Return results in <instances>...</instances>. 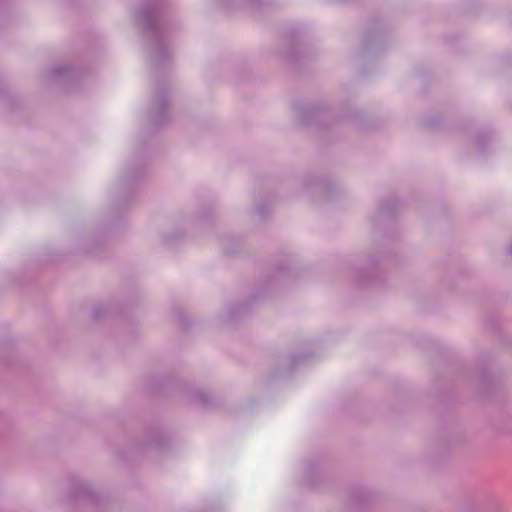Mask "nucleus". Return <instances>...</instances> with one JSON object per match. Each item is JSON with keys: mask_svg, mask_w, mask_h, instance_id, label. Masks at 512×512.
Masks as SVG:
<instances>
[{"mask_svg": "<svg viewBox=\"0 0 512 512\" xmlns=\"http://www.w3.org/2000/svg\"><path fill=\"white\" fill-rule=\"evenodd\" d=\"M225 7H226V11H227L228 9H230V8H231V3H230V1L226 0Z\"/></svg>", "mask_w": 512, "mask_h": 512, "instance_id": "nucleus-2", "label": "nucleus"}, {"mask_svg": "<svg viewBox=\"0 0 512 512\" xmlns=\"http://www.w3.org/2000/svg\"><path fill=\"white\" fill-rule=\"evenodd\" d=\"M477 146H478L479 149L483 148V143H482V141L480 139L477 142Z\"/></svg>", "mask_w": 512, "mask_h": 512, "instance_id": "nucleus-3", "label": "nucleus"}, {"mask_svg": "<svg viewBox=\"0 0 512 512\" xmlns=\"http://www.w3.org/2000/svg\"><path fill=\"white\" fill-rule=\"evenodd\" d=\"M508 253H509V254H512V245L509 247V249H508Z\"/></svg>", "mask_w": 512, "mask_h": 512, "instance_id": "nucleus-4", "label": "nucleus"}, {"mask_svg": "<svg viewBox=\"0 0 512 512\" xmlns=\"http://www.w3.org/2000/svg\"><path fill=\"white\" fill-rule=\"evenodd\" d=\"M228 322H229V320H228V317L226 316V320H225L226 327L228 326Z\"/></svg>", "mask_w": 512, "mask_h": 512, "instance_id": "nucleus-5", "label": "nucleus"}, {"mask_svg": "<svg viewBox=\"0 0 512 512\" xmlns=\"http://www.w3.org/2000/svg\"><path fill=\"white\" fill-rule=\"evenodd\" d=\"M257 212H258V214H259L260 216H263V215L265 214V211H264V209H263L262 205H258V206H257Z\"/></svg>", "mask_w": 512, "mask_h": 512, "instance_id": "nucleus-1", "label": "nucleus"}]
</instances>
